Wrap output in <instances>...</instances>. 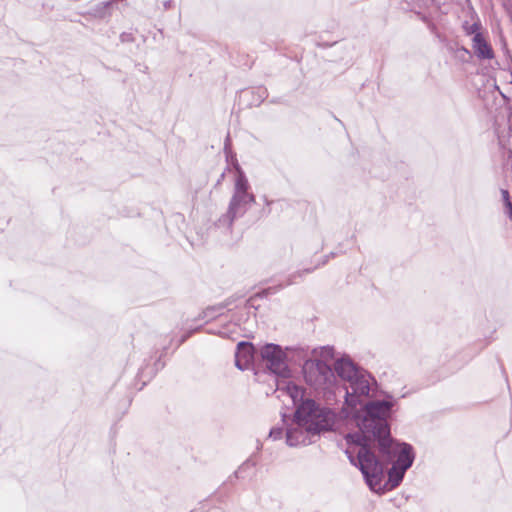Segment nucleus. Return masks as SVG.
Listing matches in <instances>:
<instances>
[{"instance_id": "nucleus-1", "label": "nucleus", "mask_w": 512, "mask_h": 512, "mask_svg": "<svg viewBox=\"0 0 512 512\" xmlns=\"http://www.w3.org/2000/svg\"><path fill=\"white\" fill-rule=\"evenodd\" d=\"M372 440L375 439L371 435L347 434L345 436V452L350 462L359 467L369 486L374 488L381 483L385 468L391 460L389 454L392 449V442L388 438L385 447L379 444L381 456L378 457L370 449ZM378 443L380 442L378 441Z\"/></svg>"}, {"instance_id": "nucleus-2", "label": "nucleus", "mask_w": 512, "mask_h": 512, "mask_svg": "<svg viewBox=\"0 0 512 512\" xmlns=\"http://www.w3.org/2000/svg\"><path fill=\"white\" fill-rule=\"evenodd\" d=\"M295 420L299 428L316 434L333 427L335 414L329 409L320 408L313 400H305L297 408Z\"/></svg>"}, {"instance_id": "nucleus-3", "label": "nucleus", "mask_w": 512, "mask_h": 512, "mask_svg": "<svg viewBox=\"0 0 512 512\" xmlns=\"http://www.w3.org/2000/svg\"><path fill=\"white\" fill-rule=\"evenodd\" d=\"M367 416L363 419L360 426L362 435H371L385 447L388 442L389 429L385 421L386 415L390 411L388 402L375 401L366 405Z\"/></svg>"}, {"instance_id": "nucleus-4", "label": "nucleus", "mask_w": 512, "mask_h": 512, "mask_svg": "<svg viewBox=\"0 0 512 512\" xmlns=\"http://www.w3.org/2000/svg\"><path fill=\"white\" fill-rule=\"evenodd\" d=\"M262 358L267 362L268 368L275 374L286 376L287 366L285 354L281 348L274 344H267L261 350Z\"/></svg>"}, {"instance_id": "nucleus-5", "label": "nucleus", "mask_w": 512, "mask_h": 512, "mask_svg": "<svg viewBox=\"0 0 512 512\" xmlns=\"http://www.w3.org/2000/svg\"><path fill=\"white\" fill-rule=\"evenodd\" d=\"M255 201L253 194L248 192V183L240 177L236 182V191L230 202L229 212L233 217L241 212L242 207L249 205Z\"/></svg>"}, {"instance_id": "nucleus-6", "label": "nucleus", "mask_w": 512, "mask_h": 512, "mask_svg": "<svg viewBox=\"0 0 512 512\" xmlns=\"http://www.w3.org/2000/svg\"><path fill=\"white\" fill-rule=\"evenodd\" d=\"M369 391V380L364 375L358 374L351 382H349V386L346 388V400L348 402H353L354 397L367 396Z\"/></svg>"}, {"instance_id": "nucleus-7", "label": "nucleus", "mask_w": 512, "mask_h": 512, "mask_svg": "<svg viewBox=\"0 0 512 512\" xmlns=\"http://www.w3.org/2000/svg\"><path fill=\"white\" fill-rule=\"evenodd\" d=\"M254 347L250 343L240 342L235 355L236 365L241 370L247 369L253 361Z\"/></svg>"}, {"instance_id": "nucleus-8", "label": "nucleus", "mask_w": 512, "mask_h": 512, "mask_svg": "<svg viewBox=\"0 0 512 512\" xmlns=\"http://www.w3.org/2000/svg\"><path fill=\"white\" fill-rule=\"evenodd\" d=\"M411 450V446L407 444H403L400 447L397 460L394 464L400 468L398 479H402L405 471L412 465L413 456Z\"/></svg>"}, {"instance_id": "nucleus-9", "label": "nucleus", "mask_w": 512, "mask_h": 512, "mask_svg": "<svg viewBox=\"0 0 512 512\" xmlns=\"http://www.w3.org/2000/svg\"><path fill=\"white\" fill-rule=\"evenodd\" d=\"M335 370L342 379L348 382H351L359 374L355 366L346 360L338 361Z\"/></svg>"}, {"instance_id": "nucleus-10", "label": "nucleus", "mask_w": 512, "mask_h": 512, "mask_svg": "<svg viewBox=\"0 0 512 512\" xmlns=\"http://www.w3.org/2000/svg\"><path fill=\"white\" fill-rule=\"evenodd\" d=\"M473 47L478 56L486 59H490L493 57V51L490 45L486 42V40L480 33L475 34V36L473 37Z\"/></svg>"}, {"instance_id": "nucleus-11", "label": "nucleus", "mask_w": 512, "mask_h": 512, "mask_svg": "<svg viewBox=\"0 0 512 512\" xmlns=\"http://www.w3.org/2000/svg\"><path fill=\"white\" fill-rule=\"evenodd\" d=\"M287 442L291 446L304 443L305 436L300 429H291L287 432Z\"/></svg>"}, {"instance_id": "nucleus-12", "label": "nucleus", "mask_w": 512, "mask_h": 512, "mask_svg": "<svg viewBox=\"0 0 512 512\" xmlns=\"http://www.w3.org/2000/svg\"><path fill=\"white\" fill-rule=\"evenodd\" d=\"M287 391L294 401H296L298 398H302L303 396V390L291 382H289L287 385Z\"/></svg>"}, {"instance_id": "nucleus-13", "label": "nucleus", "mask_w": 512, "mask_h": 512, "mask_svg": "<svg viewBox=\"0 0 512 512\" xmlns=\"http://www.w3.org/2000/svg\"><path fill=\"white\" fill-rule=\"evenodd\" d=\"M399 466L393 465L392 468L389 470V480L393 482L392 486H397L402 479H398L399 477Z\"/></svg>"}, {"instance_id": "nucleus-14", "label": "nucleus", "mask_w": 512, "mask_h": 512, "mask_svg": "<svg viewBox=\"0 0 512 512\" xmlns=\"http://www.w3.org/2000/svg\"><path fill=\"white\" fill-rule=\"evenodd\" d=\"M502 196L505 201L506 207L509 210V214H512V203L510 201L509 192L507 190H502Z\"/></svg>"}, {"instance_id": "nucleus-15", "label": "nucleus", "mask_w": 512, "mask_h": 512, "mask_svg": "<svg viewBox=\"0 0 512 512\" xmlns=\"http://www.w3.org/2000/svg\"><path fill=\"white\" fill-rule=\"evenodd\" d=\"M511 218H512V214H510Z\"/></svg>"}]
</instances>
